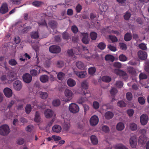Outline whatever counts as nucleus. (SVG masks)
I'll list each match as a JSON object with an SVG mask.
<instances>
[{
  "mask_svg": "<svg viewBox=\"0 0 149 149\" xmlns=\"http://www.w3.org/2000/svg\"><path fill=\"white\" fill-rule=\"evenodd\" d=\"M10 130L8 125H4L0 127V134L1 135L5 136L8 135Z\"/></svg>",
  "mask_w": 149,
  "mask_h": 149,
  "instance_id": "obj_1",
  "label": "nucleus"
},
{
  "mask_svg": "<svg viewBox=\"0 0 149 149\" xmlns=\"http://www.w3.org/2000/svg\"><path fill=\"white\" fill-rule=\"evenodd\" d=\"M64 94L66 98H63V100L66 102L71 100L73 94L71 90L66 89L65 91Z\"/></svg>",
  "mask_w": 149,
  "mask_h": 149,
  "instance_id": "obj_2",
  "label": "nucleus"
},
{
  "mask_svg": "<svg viewBox=\"0 0 149 149\" xmlns=\"http://www.w3.org/2000/svg\"><path fill=\"white\" fill-rule=\"evenodd\" d=\"M69 109L70 111L74 113L78 112L79 110V106L74 103H72L70 104L69 107Z\"/></svg>",
  "mask_w": 149,
  "mask_h": 149,
  "instance_id": "obj_3",
  "label": "nucleus"
},
{
  "mask_svg": "<svg viewBox=\"0 0 149 149\" xmlns=\"http://www.w3.org/2000/svg\"><path fill=\"white\" fill-rule=\"evenodd\" d=\"M71 119L70 118L65 119L63 125V128L64 130L67 131L69 130L71 126Z\"/></svg>",
  "mask_w": 149,
  "mask_h": 149,
  "instance_id": "obj_4",
  "label": "nucleus"
},
{
  "mask_svg": "<svg viewBox=\"0 0 149 149\" xmlns=\"http://www.w3.org/2000/svg\"><path fill=\"white\" fill-rule=\"evenodd\" d=\"M49 51L53 53H58L61 51L60 47L58 46L52 45L49 47Z\"/></svg>",
  "mask_w": 149,
  "mask_h": 149,
  "instance_id": "obj_5",
  "label": "nucleus"
},
{
  "mask_svg": "<svg viewBox=\"0 0 149 149\" xmlns=\"http://www.w3.org/2000/svg\"><path fill=\"white\" fill-rule=\"evenodd\" d=\"M148 117L146 114H143L140 118V121L141 124L143 125H146L148 121Z\"/></svg>",
  "mask_w": 149,
  "mask_h": 149,
  "instance_id": "obj_6",
  "label": "nucleus"
},
{
  "mask_svg": "<svg viewBox=\"0 0 149 149\" xmlns=\"http://www.w3.org/2000/svg\"><path fill=\"white\" fill-rule=\"evenodd\" d=\"M98 118L96 116H92L90 120V124L92 126L97 125L98 123Z\"/></svg>",
  "mask_w": 149,
  "mask_h": 149,
  "instance_id": "obj_7",
  "label": "nucleus"
},
{
  "mask_svg": "<svg viewBox=\"0 0 149 149\" xmlns=\"http://www.w3.org/2000/svg\"><path fill=\"white\" fill-rule=\"evenodd\" d=\"M45 115L47 118H50L53 116H55L56 114L53 111L49 109H47L45 111Z\"/></svg>",
  "mask_w": 149,
  "mask_h": 149,
  "instance_id": "obj_8",
  "label": "nucleus"
},
{
  "mask_svg": "<svg viewBox=\"0 0 149 149\" xmlns=\"http://www.w3.org/2000/svg\"><path fill=\"white\" fill-rule=\"evenodd\" d=\"M138 55L139 58L142 60L146 59L147 57V53L141 50H140L138 52Z\"/></svg>",
  "mask_w": 149,
  "mask_h": 149,
  "instance_id": "obj_9",
  "label": "nucleus"
},
{
  "mask_svg": "<svg viewBox=\"0 0 149 149\" xmlns=\"http://www.w3.org/2000/svg\"><path fill=\"white\" fill-rule=\"evenodd\" d=\"M83 51L84 52V56L87 60H89L92 56V54L89 53L88 50L86 47H83Z\"/></svg>",
  "mask_w": 149,
  "mask_h": 149,
  "instance_id": "obj_10",
  "label": "nucleus"
},
{
  "mask_svg": "<svg viewBox=\"0 0 149 149\" xmlns=\"http://www.w3.org/2000/svg\"><path fill=\"white\" fill-rule=\"evenodd\" d=\"M22 78L24 81L27 83H30L32 79V77L31 75L27 73L24 74Z\"/></svg>",
  "mask_w": 149,
  "mask_h": 149,
  "instance_id": "obj_11",
  "label": "nucleus"
},
{
  "mask_svg": "<svg viewBox=\"0 0 149 149\" xmlns=\"http://www.w3.org/2000/svg\"><path fill=\"white\" fill-rule=\"evenodd\" d=\"M74 73L76 74L78 77L81 78H83L87 76V73L85 71L79 72L74 71Z\"/></svg>",
  "mask_w": 149,
  "mask_h": 149,
  "instance_id": "obj_12",
  "label": "nucleus"
},
{
  "mask_svg": "<svg viewBox=\"0 0 149 149\" xmlns=\"http://www.w3.org/2000/svg\"><path fill=\"white\" fill-rule=\"evenodd\" d=\"M87 94L88 95H86V94L84 93V95L83 97H81L77 101L78 103L81 104L87 100V98L91 96V94L88 93H87Z\"/></svg>",
  "mask_w": 149,
  "mask_h": 149,
  "instance_id": "obj_13",
  "label": "nucleus"
},
{
  "mask_svg": "<svg viewBox=\"0 0 149 149\" xmlns=\"http://www.w3.org/2000/svg\"><path fill=\"white\" fill-rule=\"evenodd\" d=\"M8 11V9L7 4L6 3H3L0 8V13L2 14H5Z\"/></svg>",
  "mask_w": 149,
  "mask_h": 149,
  "instance_id": "obj_14",
  "label": "nucleus"
},
{
  "mask_svg": "<svg viewBox=\"0 0 149 149\" xmlns=\"http://www.w3.org/2000/svg\"><path fill=\"white\" fill-rule=\"evenodd\" d=\"M3 92L5 95L7 97H10L12 95V91L9 88H5L3 90Z\"/></svg>",
  "mask_w": 149,
  "mask_h": 149,
  "instance_id": "obj_15",
  "label": "nucleus"
},
{
  "mask_svg": "<svg viewBox=\"0 0 149 149\" xmlns=\"http://www.w3.org/2000/svg\"><path fill=\"white\" fill-rule=\"evenodd\" d=\"M81 36H82V41L83 43L85 44L88 43L89 39L88 38V34L87 33H81Z\"/></svg>",
  "mask_w": 149,
  "mask_h": 149,
  "instance_id": "obj_16",
  "label": "nucleus"
},
{
  "mask_svg": "<svg viewBox=\"0 0 149 149\" xmlns=\"http://www.w3.org/2000/svg\"><path fill=\"white\" fill-rule=\"evenodd\" d=\"M137 138L135 136H131V147L136 148L137 144Z\"/></svg>",
  "mask_w": 149,
  "mask_h": 149,
  "instance_id": "obj_17",
  "label": "nucleus"
},
{
  "mask_svg": "<svg viewBox=\"0 0 149 149\" xmlns=\"http://www.w3.org/2000/svg\"><path fill=\"white\" fill-rule=\"evenodd\" d=\"M13 86L15 89L17 91H19L22 88V84L20 81H16L14 82Z\"/></svg>",
  "mask_w": 149,
  "mask_h": 149,
  "instance_id": "obj_18",
  "label": "nucleus"
},
{
  "mask_svg": "<svg viewBox=\"0 0 149 149\" xmlns=\"http://www.w3.org/2000/svg\"><path fill=\"white\" fill-rule=\"evenodd\" d=\"M67 84L69 87H73L76 85V82L74 79L69 78L67 81Z\"/></svg>",
  "mask_w": 149,
  "mask_h": 149,
  "instance_id": "obj_19",
  "label": "nucleus"
},
{
  "mask_svg": "<svg viewBox=\"0 0 149 149\" xmlns=\"http://www.w3.org/2000/svg\"><path fill=\"white\" fill-rule=\"evenodd\" d=\"M76 64L77 67L79 69L84 70L86 67V65L82 62L81 61H78L77 62Z\"/></svg>",
  "mask_w": 149,
  "mask_h": 149,
  "instance_id": "obj_20",
  "label": "nucleus"
},
{
  "mask_svg": "<svg viewBox=\"0 0 149 149\" xmlns=\"http://www.w3.org/2000/svg\"><path fill=\"white\" fill-rule=\"evenodd\" d=\"M62 130L61 127L58 125H54L52 128L53 131L55 132L58 133L60 132Z\"/></svg>",
  "mask_w": 149,
  "mask_h": 149,
  "instance_id": "obj_21",
  "label": "nucleus"
},
{
  "mask_svg": "<svg viewBox=\"0 0 149 149\" xmlns=\"http://www.w3.org/2000/svg\"><path fill=\"white\" fill-rule=\"evenodd\" d=\"M148 139V138L145 136H140L139 139V142L142 144H143L147 141Z\"/></svg>",
  "mask_w": 149,
  "mask_h": 149,
  "instance_id": "obj_22",
  "label": "nucleus"
},
{
  "mask_svg": "<svg viewBox=\"0 0 149 149\" xmlns=\"http://www.w3.org/2000/svg\"><path fill=\"white\" fill-rule=\"evenodd\" d=\"M40 79L42 82L45 83L48 81L49 77L47 75H43L40 77Z\"/></svg>",
  "mask_w": 149,
  "mask_h": 149,
  "instance_id": "obj_23",
  "label": "nucleus"
},
{
  "mask_svg": "<svg viewBox=\"0 0 149 149\" xmlns=\"http://www.w3.org/2000/svg\"><path fill=\"white\" fill-rule=\"evenodd\" d=\"M113 116V114L110 111H107L105 113L104 115L105 118L107 119L111 118Z\"/></svg>",
  "mask_w": 149,
  "mask_h": 149,
  "instance_id": "obj_24",
  "label": "nucleus"
},
{
  "mask_svg": "<svg viewBox=\"0 0 149 149\" xmlns=\"http://www.w3.org/2000/svg\"><path fill=\"white\" fill-rule=\"evenodd\" d=\"M91 139L92 143L93 145H96L97 144L98 140L95 136L94 135H92L91 137Z\"/></svg>",
  "mask_w": 149,
  "mask_h": 149,
  "instance_id": "obj_25",
  "label": "nucleus"
},
{
  "mask_svg": "<svg viewBox=\"0 0 149 149\" xmlns=\"http://www.w3.org/2000/svg\"><path fill=\"white\" fill-rule=\"evenodd\" d=\"M125 128L124 124L121 122L118 123L116 125L117 129L119 131H121L123 130Z\"/></svg>",
  "mask_w": 149,
  "mask_h": 149,
  "instance_id": "obj_26",
  "label": "nucleus"
},
{
  "mask_svg": "<svg viewBox=\"0 0 149 149\" xmlns=\"http://www.w3.org/2000/svg\"><path fill=\"white\" fill-rule=\"evenodd\" d=\"M48 96V94L46 92H41L40 93V97L43 99H46Z\"/></svg>",
  "mask_w": 149,
  "mask_h": 149,
  "instance_id": "obj_27",
  "label": "nucleus"
},
{
  "mask_svg": "<svg viewBox=\"0 0 149 149\" xmlns=\"http://www.w3.org/2000/svg\"><path fill=\"white\" fill-rule=\"evenodd\" d=\"M99 8L102 11L105 12L108 9V6L106 4H103L100 5Z\"/></svg>",
  "mask_w": 149,
  "mask_h": 149,
  "instance_id": "obj_28",
  "label": "nucleus"
},
{
  "mask_svg": "<svg viewBox=\"0 0 149 149\" xmlns=\"http://www.w3.org/2000/svg\"><path fill=\"white\" fill-rule=\"evenodd\" d=\"M101 79L103 81L106 82H109L111 80V78L110 77L107 76L102 77Z\"/></svg>",
  "mask_w": 149,
  "mask_h": 149,
  "instance_id": "obj_29",
  "label": "nucleus"
},
{
  "mask_svg": "<svg viewBox=\"0 0 149 149\" xmlns=\"http://www.w3.org/2000/svg\"><path fill=\"white\" fill-rule=\"evenodd\" d=\"M105 59L107 61L113 62L114 60V57L110 55H107L105 57Z\"/></svg>",
  "mask_w": 149,
  "mask_h": 149,
  "instance_id": "obj_30",
  "label": "nucleus"
},
{
  "mask_svg": "<svg viewBox=\"0 0 149 149\" xmlns=\"http://www.w3.org/2000/svg\"><path fill=\"white\" fill-rule=\"evenodd\" d=\"M115 149H128L127 147L122 144L116 145L115 146Z\"/></svg>",
  "mask_w": 149,
  "mask_h": 149,
  "instance_id": "obj_31",
  "label": "nucleus"
},
{
  "mask_svg": "<svg viewBox=\"0 0 149 149\" xmlns=\"http://www.w3.org/2000/svg\"><path fill=\"white\" fill-rule=\"evenodd\" d=\"M65 74L62 72H59L57 74V78L59 80H62L64 79Z\"/></svg>",
  "mask_w": 149,
  "mask_h": 149,
  "instance_id": "obj_32",
  "label": "nucleus"
},
{
  "mask_svg": "<svg viewBox=\"0 0 149 149\" xmlns=\"http://www.w3.org/2000/svg\"><path fill=\"white\" fill-rule=\"evenodd\" d=\"M31 38L34 39L37 38L39 37L38 33L36 31L31 32Z\"/></svg>",
  "mask_w": 149,
  "mask_h": 149,
  "instance_id": "obj_33",
  "label": "nucleus"
},
{
  "mask_svg": "<svg viewBox=\"0 0 149 149\" xmlns=\"http://www.w3.org/2000/svg\"><path fill=\"white\" fill-rule=\"evenodd\" d=\"M52 104L54 106H58L60 104V101L58 99L54 100L53 101Z\"/></svg>",
  "mask_w": 149,
  "mask_h": 149,
  "instance_id": "obj_34",
  "label": "nucleus"
},
{
  "mask_svg": "<svg viewBox=\"0 0 149 149\" xmlns=\"http://www.w3.org/2000/svg\"><path fill=\"white\" fill-rule=\"evenodd\" d=\"M147 44L144 43H141L139 44V46L140 49L143 50H146L147 49L146 46Z\"/></svg>",
  "mask_w": 149,
  "mask_h": 149,
  "instance_id": "obj_35",
  "label": "nucleus"
},
{
  "mask_svg": "<svg viewBox=\"0 0 149 149\" xmlns=\"http://www.w3.org/2000/svg\"><path fill=\"white\" fill-rule=\"evenodd\" d=\"M88 72L91 75H93L96 71V69L95 67H91L90 68L88 69Z\"/></svg>",
  "mask_w": 149,
  "mask_h": 149,
  "instance_id": "obj_36",
  "label": "nucleus"
},
{
  "mask_svg": "<svg viewBox=\"0 0 149 149\" xmlns=\"http://www.w3.org/2000/svg\"><path fill=\"white\" fill-rule=\"evenodd\" d=\"M119 60L121 61H127V57L123 54H121L119 56Z\"/></svg>",
  "mask_w": 149,
  "mask_h": 149,
  "instance_id": "obj_37",
  "label": "nucleus"
},
{
  "mask_svg": "<svg viewBox=\"0 0 149 149\" xmlns=\"http://www.w3.org/2000/svg\"><path fill=\"white\" fill-rule=\"evenodd\" d=\"M122 72H123L120 73L119 76L125 79H127L128 78L127 75V74L123 70H122Z\"/></svg>",
  "mask_w": 149,
  "mask_h": 149,
  "instance_id": "obj_38",
  "label": "nucleus"
},
{
  "mask_svg": "<svg viewBox=\"0 0 149 149\" xmlns=\"http://www.w3.org/2000/svg\"><path fill=\"white\" fill-rule=\"evenodd\" d=\"M138 101L140 104L141 105H143L145 104V100L144 97H140L138 98Z\"/></svg>",
  "mask_w": 149,
  "mask_h": 149,
  "instance_id": "obj_39",
  "label": "nucleus"
},
{
  "mask_svg": "<svg viewBox=\"0 0 149 149\" xmlns=\"http://www.w3.org/2000/svg\"><path fill=\"white\" fill-rule=\"evenodd\" d=\"M34 120L36 122H38L40 121V118L39 116V113L38 112H36L34 119Z\"/></svg>",
  "mask_w": 149,
  "mask_h": 149,
  "instance_id": "obj_40",
  "label": "nucleus"
},
{
  "mask_svg": "<svg viewBox=\"0 0 149 149\" xmlns=\"http://www.w3.org/2000/svg\"><path fill=\"white\" fill-rule=\"evenodd\" d=\"M91 38L92 40H95L97 37V34L95 32H92L90 33Z\"/></svg>",
  "mask_w": 149,
  "mask_h": 149,
  "instance_id": "obj_41",
  "label": "nucleus"
},
{
  "mask_svg": "<svg viewBox=\"0 0 149 149\" xmlns=\"http://www.w3.org/2000/svg\"><path fill=\"white\" fill-rule=\"evenodd\" d=\"M49 25L52 29L55 28L56 26V23L54 21H50L49 23Z\"/></svg>",
  "mask_w": 149,
  "mask_h": 149,
  "instance_id": "obj_42",
  "label": "nucleus"
},
{
  "mask_svg": "<svg viewBox=\"0 0 149 149\" xmlns=\"http://www.w3.org/2000/svg\"><path fill=\"white\" fill-rule=\"evenodd\" d=\"M31 106L30 104L26 105L25 107V111L27 113H29L31 112Z\"/></svg>",
  "mask_w": 149,
  "mask_h": 149,
  "instance_id": "obj_43",
  "label": "nucleus"
},
{
  "mask_svg": "<svg viewBox=\"0 0 149 149\" xmlns=\"http://www.w3.org/2000/svg\"><path fill=\"white\" fill-rule=\"evenodd\" d=\"M117 105L119 107H124L126 106V104L123 101H120L118 102L117 103Z\"/></svg>",
  "mask_w": 149,
  "mask_h": 149,
  "instance_id": "obj_44",
  "label": "nucleus"
},
{
  "mask_svg": "<svg viewBox=\"0 0 149 149\" xmlns=\"http://www.w3.org/2000/svg\"><path fill=\"white\" fill-rule=\"evenodd\" d=\"M8 63L10 65L14 66L17 64V63L16 61L14 59H11L8 62Z\"/></svg>",
  "mask_w": 149,
  "mask_h": 149,
  "instance_id": "obj_45",
  "label": "nucleus"
},
{
  "mask_svg": "<svg viewBox=\"0 0 149 149\" xmlns=\"http://www.w3.org/2000/svg\"><path fill=\"white\" fill-rule=\"evenodd\" d=\"M109 37L112 41V42H116L118 41V39L115 36L111 35H109Z\"/></svg>",
  "mask_w": 149,
  "mask_h": 149,
  "instance_id": "obj_46",
  "label": "nucleus"
},
{
  "mask_svg": "<svg viewBox=\"0 0 149 149\" xmlns=\"http://www.w3.org/2000/svg\"><path fill=\"white\" fill-rule=\"evenodd\" d=\"M43 3L42 2L35 1L32 3V4L36 6L39 7L41 6Z\"/></svg>",
  "mask_w": 149,
  "mask_h": 149,
  "instance_id": "obj_47",
  "label": "nucleus"
},
{
  "mask_svg": "<svg viewBox=\"0 0 149 149\" xmlns=\"http://www.w3.org/2000/svg\"><path fill=\"white\" fill-rule=\"evenodd\" d=\"M81 86L83 89H86L88 88V83L86 81H84L81 83Z\"/></svg>",
  "mask_w": 149,
  "mask_h": 149,
  "instance_id": "obj_48",
  "label": "nucleus"
},
{
  "mask_svg": "<svg viewBox=\"0 0 149 149\" xmlns=\"http://www.w3.org/2000/svg\"><path fill=\"white\" fill-rule=\"evenodd\" d=\"M124 39L126 41H128L130 40V33H127L124 37Z\"/></svg>",
  "mask_w": 149,
  "mask_h": 149,
  "instance_id": "obj_49",
  "label": "nucleus"
},
{
  "mask_svg": "<svg viewBox=\"0 0 149 149\" xmlns=\"http://www.w3.org/2000/svg\"><path fill=\"white\" fill-rule=\"evenodd\" d=\"M98 47L100 49H103L105 47L106 45L104 43L101 42L99 44Z\"/></svg>",
  "mask_w": 149,
  "mask_h": 149,
  "instance_id": "obj_50",
  "label": "nucleus"
},
{
  "mask_svg": "<svg viewBox=\"0 0 149 149\" xmlns=\"http://www.w3.org/2000/svg\"><path fill=\"white\" fill-rule=\"evenodd\" d=\"M130 17V12L127 11L126 12L125 14L124 15V19L126 20L129 19Z\"/></svg>",
  "mask_w": 149,
  "mask_h": 149,
  "instance_id": "obj_51",
  "label": "nucleus"
},
{
  "mask_svg": "<svg viewBox=\"0 0 149 149\" xmlns=\"http://www.w3.org/2000/svg\"><path fill=\"white\" fill-rule=\"evenodd\" d=\"M145 71L148 73H149V62L146 61L145 63V65L144 67Z\"/></svg>",
  "mask_w": 149,
  "mask_h": 149,
  "instance_id": "obj_52",
  "label": "nucleus"
},
{
  "mask_svg": "<svg viewBox=\"0 0 149 149\" xmlns=\"http://www.w3.org/2000/svg\"><path fill=\"white\" fill-rule=\"evenodd\" d=\"M113 66L117 68H120L122 67V64L120 63L119 62H114L113 63Z\"/></svg>",
  "mask_w": 149,
  "mask_h": 149,
  "instance_id": "obj_53",
  "label": "nucleus"
},
{
  "mask_svg": "<svg viewBox=\"0 0 149 149\" xmlns=\"http://www.w3.org/2000/svg\"><path fill=\"white\" fill-rule=\"evenodd\" d=\"M119 45L120 48L122 50H126L127 49L126 45L123 43H120Z\"/></svg>",
  "mask_w": 149,
  "mask_h": 149,
  "instance_id": "obj_54",
  "label": "nucleus"
},
{
  "mask_svg": "<svg viewBox=\"0 0 149 149\" xmlns=\"http://www.w3.org/2000/svg\"><path fill=\"white\" fill-rule=\"evenodd\" d=\"M123 85V84L122 82L120 81H117L116 82V86L119 88L122 87Z\"/></svg>",
  "mask_w": 149,
  "mask_h": 149,
  "instance_id": "obj_55",
  "label": "nucleus"
},
{
  "mask_svg": "<svg viewBox=\"0 0 149 149\" xmlns=\"http://www.w3.org/2000/svg\"><path fill=\"white\" fill-rule=\"evenodd\" d=\"M100 105L98 102L96 101L94 102L93 103V107L95 109H97L99 107Z\"/></svg>",
  "mask_w": 149,
  "mask_h": 149,
  "instance_id": "obj_56",
  "label": "nucleus"
},
{
  "mask_svg": "<svg viewBox=\"0 0 149 149\" xmlns=\"http://www.w3.org/2000/svg\"><path fill=\"white\" fill-rule=\"evenodd\" d=\"M139 77L140 79H143L147 78V76L144 73H141L139 74Z\"/></svg>",
  "mask_w": 149,
  "mask_h": 149,
  "instance_id": "obj_57",
  "label": "nucleus"
},
{
  "mask_svg": "<svg viewBox=\"0 0 149 149\" xmlns=\"http://www.w3.org/2000/svg\"><path fill=\"white\" fill-rule=\"evenodd\" d=\"M76 10L77 13H79L82 9V7L80 4H78L76 7Z\"/></svg>",
  "mask_w": 149,
  "mask_h": 149,
  "instance_id": "obj_58",
  "label": "nucleus"
},
{
  "mask_svg": "<svg viewBox=\"0 0 149 149\" xmlns=\"http://www.w3.org/2000/svg\"><path fill=\"white\" fill-rule=\"evenodd\" d=\"M118 92L117 89L114 88H112L110 91V93L112 95H114Z\"/></svg>",
  "mask_w": 149,
  "mask_h": 149,
  "instance_id": "obj_59",
  "label": "nucleus"
},
{
  "mask_svg": "<svg viewBox=\"0 0 149 149\" xmlns=\"http://www.w3.org/2000/svg\"><path fill=\"white\" fill-rule=\"evenodd\" d=\"M30 72L31 74L33 76H36L38 74V72L37 71L35 70H32L30 71Z\"/></svg>",
  "mask_w": 149,
  "mask_h": 149,
  "instance_id": "obj_60",
  "label": "nucleus"
},
{
  "mask_svg": "<svg viewBox=\"0 0 149 149\" xmlns=\"http://www.w3.org/2000/svg\"><path fill=\"white\" fill-rule=\"evenodd\" d=\"M52 138L55 141H58L61 139V137L60 136L55 135L52 136Z\"/></svg>",
  "mask_w": 149,
  "mask_h": 149,
  "instance_id": "obj_61",
  "label": "nucleus"
},
{
  "mask_svg": "<svg viewBox=\"0 0 149 149\" xmlns=\"http://www.w3.org/2000/svg\"><path fill=\"white\" fill-rule=\"evenodd\" d=\"M137 127L136 124L134 123L131 124V130H135L137 129Z\"/></svg>",
  "mask_w": 149,
  "mask_h": 149,
  "instance_id": "obj_62",
  "label": "nucleus"
},
{
  "mask_svg": "<svg viewBox=\"0 0 149 149\" xmlns=\"http://www.w3.org/2000/svg\"><path fill=\"white\" fill-rule=\"evenodd\" d=\"M71 30L74 33H76L78 31V29L77 27L75 26H72Z\"/></svg>",
  "mask_w": 149,
  "mask_h": 149,
  "instance_id": "obj_63",
  "label": "nucleus"
},
{
  "mask_svg": "<svg viewBox=\"0 0 149 149\" xmlns=\"http://www.w3.org/2000/svg\"><path fill=\"white\" fill-rule=\"evenodd\" d=\"M108 47L110 50L112 51L115 52L116 50V47L111 45H108Z\"/></svg>",
  "mask_w": 149,
  "mask_h": 149,
  "instance_id": "obj_64",
  "label": "nucleus"
}]
</instances>
